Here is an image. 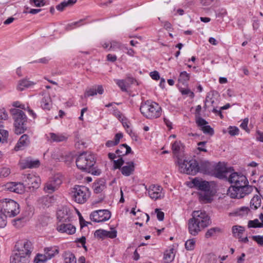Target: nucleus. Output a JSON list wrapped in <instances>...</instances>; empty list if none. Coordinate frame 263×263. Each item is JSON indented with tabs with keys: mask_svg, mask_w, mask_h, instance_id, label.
<instances>
[{
	"mask_svg": "<svg viewBox=\"0 0 263 263\" xmlns=\"http://www.w3.org/2000/svg\"><path fill=\"white\" fill-rule=\"evenodd\" d=\"M232 167H227L224 165L219 163L215 168V176L219 179H225L231 185L228 189V194L232 198H242L252 191V187L248 185L246 177L236 172H232Z\"/></svg>",
	"mask_w": 263,
	"mask_h": 263,
	"instance_id": "obj_1",
	"label": "nucleus"
},
{
	"mask_svg": "<svg viewBox=\"0 0 263 263\" xmlns=\"http://www.w3.org/2000/svg\"><path fill=\"white\" fill-rule=\"evenodd\" d=\"M210 223V218L205 211H195L192 213V218L188 221L189 232L192 235L196 236Z\"/></svg>",
	"mask_w": 263,
	"mask_h": 263,
	"instance_id": "obj_2",
	"label": "nucleus"
},
{
	"mask_svg": "<svg viewBox=\"0 0 263 263\" xmlns=\"http://www.w3.org/2000/svg\"><path fill=\"white\" fill-rule=\"evenodd\" d=\"M77 167L82 171H85L93 175H99L101 171L100 169L94 167L96 163L93 154L89 152H84L79 155L76 159Z\"/></svg>",
	"mask_w": 263,
	"mask_h": 263,
	"instance_id": "obj_3",
	"label": "nucleus"
},
{
	"mask_svg": "<svg viewBox=\"0 0 263 263\" xmlns=\"http://www.w3.org/2000/svg\"><path fill=\"white\" fill-rule=\"evenodd\" d=\"M140 110L145 118L151 119L159 117L162 110L158 103L149 100L141 103Z\"/></svg>",
	"mask_w": 263,
	"mask_h": 263,
	"instance_id": "obj_4",
	"label": "nucleus"
},
{
	"mask_svg": "<svg viewBox=\"0 0 263 263\" xmlns=\"http://www.w3.org/2000/svg\"><path fill=\"white\" fill-rule=\"evenodd\" d=\"M11 113L14 120L15 133L17 135L23 133L27 129V117L21 110L14 108L11 110Z\"/></svg>",
	"mask_w": 263,
	"mask_h": 263,
	"instance_id": "obj_5",
	"label": "nucleus"
},
{
	"mask_svg": "<svg viewBox=\"0 0 263 263\" xmlns=\"http://www.w3.org/2000/svg\"><path fill=\"white\" fill-rule=\"evenodd\" d=\"M0 208L5 212L8 217H12L16 216L20 212L19 204L10 199H4L0 201Z\"/></svg>",
	"mask_w": 263,
	"mask_h": 263,
	"instance_id": "obj_6",
	"label": "nucleus"
},
{
	"mask_svg": "<svg viewBox=\"0 0 263 263\" xmlns=\"http://www.w3.org/2000/svg\"><path fill=\"white\" fill-rule=\"evenodd\" d=\"M73 190V199L78 203H85L90 196L89 189L85 186H75Z\"/></svg>",
	"mask_w": 263,
	"mask_h": 263,
	"instance_id": "obj_7",
	"label": "nucleus"
},
{
	"mask_svg": "<svg viewBox=\"0 0 263 263\" xmlns=\"http://www.w3.org/2000/svg\"><path fill=\"white\" fill-rule=\"evenodd\" d=\"M179 166L183 169V172L184 173L189 175H195L199 172V162L195 159H192L189 161L178 159V161Z\"/></svg>",
	"mask_w": 263,
	"mask_h": 263,
	"instance_id": "obj_8",
	"label": "nucleus"
},
{
	"mask_svg": "<svg viewBox=\"0 0 263 263\" xmlns=\"http://www.w3.org/2000/svg\"><path fill=\"white\" fill-rule=\"evenodd\" d=\"M111 213L107 210H99L93 211L90 215V219L96 222H104L110 219Z\"/></svg>",
	"mask_w": 263,
	"mask_h": 263,
	"instance_id": "obj_9",
	"label": "nucleus"
},
{
	"mask_svg": "<svg viewBox=\"0 0 263 263\" xmlns=\"http://www.w3.org/2000/svg\"><path fill=\"white\" fill-rule=\"evenodd\" d=\"M62 182V179L59 176H54L45 184L44 189L45 192L48 193H52L58 189Z\"/></svg>",
	"mask_w": 263,
	"mask_h": 263,
	"instance_id": "obj_10",
	"label": "nucleus"
},
{
	"mask_svg": "<svg viewBox=\"0 0 263 263\" xmlns=\"http://www.w3.org/2000/svg\"><path fill=\"white\" fill-rule=\"evenodd\" d=\"M27 187L31 189H37L40 184V179L39 177L31 174L24 175L23 177Z\"/></svg>",
	"mask_w": 263,
	"mask_h": 263,
	"instance_id": "obj_11",
	"label": "nucleus"
},
{
	"mask_svg": "<svg viewBox=\"0 0 263 263\" xmlns=\"http://www.w3.org/2000/svg\"><path fill=\"white\" fill-rule=\"evenodd\" d=\"M194 187L202 192L212 190V182H208L202 179L195 178L192 181Z\"/></svg>",
	"mask_w": 263,
	"mask_h": 263,
	"instance_id": "obj_12",
	"label": "nucleus"
},
{
	"mask_svg": "<svg viewBox=\"0 0 263 263\" xmlns=\"http://www.w3.org/2000/svg\"><path fill=\"white\" fill-rule=\"evenodd\" d=\"M23 254H24L23 249H18L17 252L11 256L10 263H29V257Z\"/></svg>",
	"mask_w": 263,
	"mask_h": 263,
	"instance_id": "obj_13",
	"label": "nucleus"
},
{
	"mask_svg": "<svg viewBox=\"0 0 263 263\" xmlns=\"http://www.w3.org/2000/svg\"><path fill=\"white\" fill-rule=\"evenodd\" d=\"M162 190V188L160 185H151L148 190V194L151 198L157 200L163 197Z\"/></svg>",
	"mask_w": 263,
	"mask_h": 263,
	"instance_id": "obj_14",
	"label": "nucleus"
},
{
	"mask_svg": "<svg viewBox=\"0 0 263 263\" xmlns=\"http://www.w3.org/2000/svg\"><path fill=\"white\" fill-rule=\"evenodd\" d=\"M57 230L61 233L73 234L76 232V228L69 222L57 223Z\"/></svg>",
	"mask_w": 263,
	"mask_h": 263,
	"instance_id": "obj_15",
	"label": "nucleus"
},
{
	"mask_svg": "<svg viewBox=\"0 0 263 263\" xmlns=\"http://www.w3.org/2000/svg\"><path fill=\"white\" fill-rule=\"evenodd\" d=\"M57 215L58 220V223L69 222L70 221V214L66 209L63 208L57 211Z\"/></svg>",
	"mask_w": 263,
	"mask_h": 263,
	"instance_id": "obj_16",
	"label": "nucleus"
},
{
	"mask_svg": "<svg viewBox=\"0 0 263 263\" xmlns=\"http://www.w3.org/2000/svg\"><path fill=\"white\" fill-rule=\"evenodd\" d=\"M35 84V82L29 81L27 78H24L18 81L16 89L18 91H22L25 89L33 87Z\"/></svg>",
	"mask_w": 263,
	"mask_h": 263,
	"instance_id": "obj_17",
	"label": "nucleus"
},
{
	"mask_svg": "<svg viewBox=\"0 0 263 263\" xmlns=\"http://www.w3.org/2000/svg\"><path fill=\"white\" fill-rule=\"evenodd\" d=\"M104 89L102 85L94 86L86 90L84 97L87 98L90 96H93L96 95L97 93L102 95Z\"/></svg>",
	"mask_w": 263,
	"mask_h": 263,
	"instance_id": "obj_18",
	"label": "nucleus"
},
{
	"mask_svg": "<svg viewBox=\"0 0 263 263\" xmlns=\"http://www.w3.org/2000/svg\"><path fill=\"white\" fill-rule=\"evenodd\" d=\"M213 195V191L202 192L198 194L199 200L203 203H211L212 200Z\"/></svg>",
	"mask_w": 263,
	"mask_h": 263,
	"instance_id": "obj_19",
	"label": "nucleus"
},
{
	"mask_svg": "<svg viewBox=\"0 0 263 263\" xmlns=\"http://www.w3.org/2000/svg\"><path fill=\"white\" fill-rule=\"evenodd\" d=\"M30 140L28 136L26 134H24L20 137L17 144L14 147V149L16 151H18L28 146Z\"/></svg>",
	"mask_w": 263,
	"mask_h": 263,
	"instance_id": "obj_20",
	"label": "nucleus"
},
{
	"mask_svg": "<svg viewBox=\"0 0 263 263\" xmlns=\"http://www.w3.org/2000/svg\"><path fill=\"white\" fill-rule=\"evenodd\" d=\"M40 162L38 160H32L30 158H27L21 162V167L23 169L26 168H36L40 166Z\"/></svg>",
	"mask_w": 263,
	"mask_h": 263,
	"instance_id": "obj_21",
	"label": "nucleus"
},
{
	"mask_svg": "<svg viewBox=\"0 0 263 263\" xmlns=\"http://www.w3.org/2000/svg\"><path fill=\"white\" fill-rule=\"evenodd\" d=\"M126 165L121 168V172L122 175L125 176H129L132 175L135 171V164L132 161L126 162Z\"/></svg>",
	"mask_w": 263,
	"mask_h": 263,
	"instance_id": "obj_22",
	"label": "nucleus"
},
{
	"mask_svg": "<svg viewBox=\"0 0 263 263\" xmlns=\"http://www.w3.org/2000/svg\"><path fill=\"white\" fill-rule=\"evenodd\" d=\"M22 247L19 249H22L24 250L23 255H28L30 257V255L33 251V247L31 241L29 240H25L21 243Z\"/></svg>",
	"mask_w": 263,
	"mask_h": 263,
	"instance_id": "obj_23",
	"label": "nucleus"
},
{
	"mask_svg": "<svg viewBox=\"0 0 263 263\" xmlns=\"http://www.w3.org/2000/svg\"><path fill=\"white\" fill-rule=\"evenodd\" d=\"M59 252V249L57 246L47 247L44 249V254L48 260L53 258Z\"/></svg>",
	"mask_w": 263,
	"mask_h": 263,
	"instance_id": "obj_24",
	"label": "nucleus"
},
{
	"mask_svg": "<svg viewBox=\"0 0 263 263\" xmlns=\"http://www.w3.org/2000/svg\"><path fill=\"white\" fill-rule=\"evenodd\" d=\"M132 152L131 148L126 144H121L116 151V154L118 157H120L126 155Z\"/></svg>",
	"mask_w": 263,
	"mask_h": 263,
	"instance_id": "obj_25",
	"label": "nucleus"
},
{
	"mask_svg": "<svg viewBox=\"0 0 263 263\" xmlns=\"http://www.w3.org/2000/svg\"><path fill=\"white\" fill-rule=\"evenodd\" d=\"M199 172L203 173H209L212 170V164L208 161L202 160L199 163Z\"/></svg>",
	"mask_w": 263,
	"mask_h": 263,
	"instance_id": "obj_26",
	"label": "nucleus"
},
{
	"mask_svg": "<svg viewBox=\"0 0 263 263\" xmlns=\"http://www.w3.org/2000/svg\"><path fill=\"white\" fill-rule=\"evenodd\" d=\"M105 187V181L104 179H100L96 181L92 186L94 192L97 194L102 192Z\"/></svg>",
	"mask_w": 263,
	"mask_h": 263,
	"instance_id": "obj_27",
	"label": "nucleus"
},
{
	"mask_svg": "<svg viewBox=\"0 0 263 263\" xmlns=\"http://www.w3.org/2000/svg\"><path fill=\"white\" fill-rule=\"evenodd\" d=\"M183 146L180 141H175L172 144V149L174 155H178L183 149Z\"/></svg>",
	"mask_w": 263,
	"mask_h": 263,
	"instance_id": "obj_28",
	"label": "nucleus"
},
{
	"mask_svg": "<svg viewBox=\"0 0 263 263\" xmlns=\"http://www.w3.org/2000/svg\"><path fill=\"white\" fill-rule=\"evenodd\" d=\"M222 229L219 227H213L208 230L205 234V237L209 238L216 236L217 234L222 233Z\"/></svg>",
	"mask_w": 263,
	"mask_h": 263,
	"instance_id": "obj_29",
	"label": "nucleus"
},
{
	"mask_svg": "<svg viewBox=\"0 0 263 263\" xmlns=\"http://www.w3.org/2000/svg\"><path fill=\"white\" fill-rule=\"evenodd\" d=\"M49 135L51 142H60L67 140V137L62 134L50 133Z\"/></svg>",
	"mask_w": 263,
	"mask_h": 263,
	"instance_id": "obj_30",
	"label": "nucleus"
},
{
	"mask_svg": "<svg viewBox=\"0 0 263 263\" xmlns=\"http://www.w3.org/2000/svg\"><path fill=\"white\" fill-rule=\"evenodd\" d=\"M232 231L234 237L241 238V236L245 232V229L242 226H234L232 228Z\"/></svg>",
	"mask_w": 263,
	"mask_h": 263,
	"instance_id": "obj_31",
	"label": "nucleus"
},
{
	"mask_svg": "<svg viewBox=\"0 0 263 263\" xmlns=\"http://www.w3.org/2000/svg\"><path fill=\"white\" fill-rule=\"evenodd\" d=\"M64 263H77L76 258L73 254L70 252H65L63 254Z\"/></svg>",
	"mask_w": 263,
	"mask_h": 263,
	"instance_id": "obj_32",
	"label": "nucleus"
},
{
	"mask_svg": "<svg viewBox=\"0 0 263 263\" xmlns=\"http://www.w3.org/2000/svg\"><path fill=\"white\" fill-rule=\"evenodd\" d=\"M41 107L44 109L50 110L51 107V101L49 96H47L43 98L41 101Z\"/></svg>",
	"mask_w": 263,
	"mask_h": 263,
	"instance_id": "obj_33",
	"label": "nucleus"
},
{
	"mask_svg": "<svg viewBox=\"0 0 263 263\" xmlns=\"http://www.w3.org/2000/svg\"><path fill=\"white\" fill-rule=\"evenodd\" d=\"M190 78V74L184 71L181 72L178 78V81L179 83L182 84H185L187 82Z\"/></svg>",
	"mask_w": 263,
	"mask_h": 263,
	"instance_id": "obj_34",
	"label": "nucleus"
},
{
	"mask_svg": "<svg viewBox=\"0 0 263 263\" xmlns=\"http://www.w3.org/2000/svg\"><path fill=\"white\" fill-rule=\"evenodd\" d=\"M7 214L0 208V228H4L7 224Z\"/></svg>",
	"mask_w": 263,
	"mask_h": 263,
	"instance_id": "obj_35",
	"label": "nucleus"
},
{
	"mask_svg": "<svg viewBox=\"0 0 263 263\" xmlns=\"http://www.w3.org/2000/svg\"><path fill=\"white\" fill-rule=\"evenodd\" d=\"M124 45L122 44L120 42L116 41H111L110 42V46L108 49L109 50H116V49H123Z\"/></svg>",
	"mask_w": 263,
	"mask_h": 263,
	"instance_id": "obj_36",
	"label": "nucleus"
},
{
	"mask_svg": "<svg viewBox=\"0 0 263 263\" xmlns=\"http://www.w3.org/2000/svg\"><path fill=\"white\" fill-rule=\"evenodd\" d=\"M261 204V198L258 195L254 196L250 201V206H254L255 209H257Z\"/></svg>",
	"mask_w": 263,
	"mask_h": 263,
	"instance_id": "obj_37",
	"label": "nucleus"
},
{
	"mask_svg": "<svg viewBox=\"0 0 263 263\" xmlns=\"http://www.w3.org/2000/svg\"><path fill=\"white\" fill-rule=\"evenodd\" d=\"M173 249H172L168 251H165L164 253V259L167 263L173 260L174 258L175 255L173 253Z\"/></svg>",
	"mask_w": 263,
	"mask_h": 263,
	"instance_id": "obj_38",
	"label": "nucleus"
},
{
	"mask_svg": "<svg viewBox=\"0 0 263 263\" xmlns=\"http://www.w3.org/2000/svg\"><path fill=\"white\" fill-rule=\"evenodd\" d=\"M48 259L45 254L38 253L34 258V263H45Z\"/></svg>",
	"mask_w": 263,
	"mask_h": 263,
	"instance_id": "obj_39",
	"label": "nucleus"
},
{
	"mask_svg": "<svg viewBox=\"0 0 263 263\" xmlns=\"http://www.w3.org/2000/svg\"><path fill=\"white\" fill-rule=\"evenodd\" d=\"M14 192L18 194H22L25 191V185L21 182H15Z\"/></svg>",
	"mask_w": 263,
	"mask_h": 263,
	"instance_id": "obj_40",
	"label": "nucleus"
},
{
	"mask_svg": "<svg viewBox=\"0 0 263 263\" xmlns=\"http://www.w3.org/2000/svg\"><path fill=\"white\" fill-rule=\"evenodd\" d=\"M95 237L102 239L106 238V230L99 229L95 231L94 233Z\"/></svg>",
	"mask_w": 263,
	"mask_h": 263,
	"instance_id": "obj_41",
	"label": "nucleus"
},
{
	"mask_svg": "<svg viewBox=\"0 0 263 263\" xmlns=\"http://www.w3.org/2000/svg\"><path fill=\"white\" fill-rule=\"evenodd\" d=\"M195 240L194 238L187 240L185 243V248L187 250H193L195 248Z\"/></svg>",
	"mask_w": 263,
	"mask_h": 263,
	"instance_id": "obj_42",
	"label": "nucleus"
},
{
	"mask_svg": "<svg viewBox=\"0 0 263 263\" xmlns=\"http://www.w3.org/2000/svg\"><path fill=\"white\" fill-rule=\"evenodd\" d=\"M124 161L122 157L118 160H114V169H120L122 168V165L124 164Z\"/></svg>",
	"mask_w": 263,
	"mask_h": 263,
	"instance_id": "obj_43",
	"label": "nucleus"
},
{
	"mask_svg": "<svg viewBox=\"0 0 263 263\" xmlns=\"http://www.w3.org/2000/svg\"><path fill=\"white\" fill-rule=\"evenodd\" d=\"M116 84L123 91L127 90V85L125 81L123 80H115Z\"/></svg>",
	"mask_w": 263,
	"mask_h": 263,
	"instance_id": "obj_44",
	"label": "nucleus"
},
{
	"mask_svg": "<svg viewBox=\"0 0 263 263\" xmlns=\"http://www.w3.org/2000/svg\"><path fill=\"white\" fill-rule=\"evenodd\" d=\"M250 209L247 206H242L238 209L236 214L239 216H245L248 214Z\"/></svg>",
	"mask_w": 263,
	"mask_h": 263,
	"instance_id": "obj_45",
	"label": "nucleus"
},
{
	"mask_svg": "<svg viewBox=\"0 0 263 263\" xmlns=\"http://www.w3.org/2000/svg\"><path fill=\"white\" fill-rule=\"evenodd\" d=\"M25 221V218L23 217L14 219L12 222L13 226L18 228L22 227L24 224Z\"/></svg>",
	"mask_w": 263,
	"mask_h": 263,
	"instance_id": "obj_46",
	"label": "nucleus"
},
{
	"mask_svg": "<svg viewBox=\"0 0 263 263\" xmlns=\"http://www.w3.org/2000/svg\"><path fill=\"white\" fill-rule=\"evenodd\" d=\"M10 173V169L8 167H4L0 169V177H7Z\"/></svg>",
	"mask_w": 263,
	"mask_h": 263,
	"instance_id": "obj_47",
	"label": "nucleus"
},
{
	"mask_svg": "<svg viewBox=\"0 0 263 263\" xmlns=\"http://www.w3.org/2000/svg\"><path fill=\"white\" fill-rule=\"evenodd\" d=\"M248 227L251 228H260V222L258 219H255L253 220H249L248 223Z\"/></svg>",
	"mask_w": 263,
	"mask_h": 263,
	"instance_id": "obj_48",
	"label": "nucleus"
},
{
	"mask_svg": "<svg viewBox=\"0 0 263 263\" xmlns=\"http://www.w3.org/2000/svg\"><path fill=\"white\" fill-rule=\"evenodd\" d=\"M201 130L204 134L213 135L214 134V130L209 125H205L201 127Z\"/></svg>",
	"mask_w": 263,
	"mask_h": 263,
	"instance_id": "obj_49",
	"label": "nucleus"
},
{
	"mask_svg": "<svg viewBox=\"0 0 263 263\" xmlns=\"http://www.w3.org/2000/svg\"><path fill=\"white\" fill-rule=\"evenodd\" d=\"M121 121L123 126L126 129L127 133L130 134L132 132V129L130 128L129 122L127 121L126 119H124V118L122 119Z\"/></svg>",
	"mask_w": 263,
	"mask_h": 263,
	"instance_id": "obj_50",
	"label": "nucleus"
},
{
	"mask_svg": "<svg viewBox=\"0 0 263 263\" xmlns=\"http://www.w3.org/2000/svg\"><path fill=\"white\" fill-rule=\"evenodd\" d=\"M117 231L114 228H112L110 231H106V238H115L117 237Z\"/></svg>",
	"mask_w": 263,
	"mask_h": 263,
	"instance_id": "obj_51",
	"label": "nucleus"
},
{
	"mask_svg": "<svg viewBox=\"0 0 263 263\" xmlns=\"http://www.w3.org/2000/svg\"><path fill=\"white\" fill-rule=\"evenodd\" d=\"M239 131L238 128L236 126H230L229 128V134L231 136L238 135Z\"/></svg>",
	"mask_w": 263,
	"mask_h": 263,
	"instance_id": "obj_52",
	"label": "nucleus"
},
{
	"mask_svg": "<svg viewBox=\"0 0 263 263\" xmlns=\"http://www.w3.org/2000/svg\"><path fill=\"white\" fill-rule=\"evenodd\" d=\"M196 122L198 126H200L201 127L206 125L208 123L205 120L201 117L197 118Z\"/></svg>",
	"mask_w": 263,
	"mask_h": 263,
	"instance_id": "obj_53",
	"label": "nucleus"
},
{
	"mask_svg": "<svg viewBox=\"0 0 263 263\" xmlns=\"http://www.w3.org/2000/svg\"><path fill=\"white\" fill-rule=\"evenodd\" d=\"M8 118V115L5 108L0 109V120H6Z\"/></svg>",
	"mask_w": 263,
	"mask_h": 263,
	"instance_id": "obj_54",
	"label": "nucleus"
},
{
	"mask_svg": "<svg viewBox=\"0 0 263 263\" xmlns=\"http://www.w3.org/2000/svg\"><path fill=\"white\" fill-rule=\"evenodd\" d=\"M252 239L255 241L258 245H263V236L255 235L252 236Z\"/></svg>",
	"mask_w": 263,
	"mask_h": 263,
	"instance_id": "obj_55",
	"label": "nucleus"
},
{
	"mask_svg": "<svg viewBox=\"0 0 263 263\" xmlns=\"http://www.w3.org/2000/svg\"><path fill=\"white\" fill-rule=\"evenodd\" d=\"M30 4L33 3L36 7H40L45 5V3L43 0H30Z\"/></svg>",
	"mask_w": 263,
	"mask_h": 263,
	"instance_id": "obj_56",
	"label": "nucleus"
},
{
	"mask_svg": "<svg viewBox=\"0 0 263 263\" xmlns=\"http://www.w3.org/2000/svg\"><path fill=\"white\" fill-rule=\"evenodd\" d=\"M206 143V141H202V142H199V143H198V144H197L198 145V149L201 152H206L207 150L205 148V145Z\"/></svg>",
	"mask_w": 263,
	"mask_h": 263,
	"instance_id": "obj_57",
	"label": "nucleus"
},
{
	"mask_svg": "<svg viewBox=\"0 0 263 263\" xmlns=\"http://www.w3.org/2000/svg\"><path fill=\"white\" fill-rule=\"evenodd\" d=\"M248 122H249V119L248 118H245L243 121L242 122V123H241L240 126V127L245 130L247 132H248L249 130H248Z\"/></svg>",
	"mask_w": 263,
	"mask_h": 263,
	"instance_id": "obj_58",
	"label": "nucleus"
},
{
	"mask_svg": "<svg viewBox=\"0 0 263 263\" xmlns=\"http://www.w3.org/2000/svg\"><path fill=\"white\" fill-rule=\"evenodd\" d=\"M155 212L157 213V217L159 221H162L164 219V214L163 212L160 211L159 209H156Z\"/></svg>",
	"mask_w": 263,
	"mask_h": 263,
	"instance_id": "obj_59",
	"label": "nucleus"
},
{
	"mask_svg": "<svg viewBox=\"0 0 263 263\" xmlns=\"http://www.w3.org/2000/svg\"><path fill=\"white\" fill-rule=\"evenodd\" d=\"M50 218L48 216H42L40 218V221L42 226L47 225Z\"/></svg>",
	"mask_w": 263,
	"mask_h": 263,
	"instance_id": "obj_60",
	"label": "nucleus"
},
{
	"mask_svg": "<svg viewBox=\"0 0 263 263\" xmlns=\"http://www.w3.org/2000/svg\"><path fill=\"white\" fill-rule=\"evenodd\" d=\"M66 7H67V4H66V1H64L62 3H61L60 4H59L58 5H57L56 6V8L57 10H58L59 11H63Z\"/></svg>",
	"mask_w": 263,
	"mask_h": 263,
	"instance_id": "obj_61",
	"label": "nucleus"
},
{
	"mask_svg": "<svg viewBox=\"0 0 263 263\" xmlns=\"http://www.w3.org/2000/svg\"><path fill=\"white\" fill-rule=\"evenodd\" d=\"M123 49L126 50V54L129 56L134 57L136 52L132 48H128L124 45Z\"/></svg>",
	"mask_w": 263,
	"mask_h": 263,
	"instance_id": "obj_62",
	"label": "nucleus"
},
{
	"mask_svg": "<svg viewBox=\"0 0 263 263\" xmlns=\"http://www.w3.org/2000/svg\"><path fill=\"white\" fill-rule=\"evenodd\" d=\"M15 182H9L6 184V188L11 191L14 192V189L15 186Z\"/></svg>",
	"mask_w": 263,
	"mask_h": 263,
	"instance_id": "obj_63",
	"label": "nucleus"
},
{
	"mask_svg": "<svg viewBox=\"0 0 263 263\" xmlns=\"http://www.w3.org/2000/svg\"><path fill=\"white\" fill-rule=\"evenodd\" d=\"M151 78L155 80H158L160 79L159 73L157 71H154L150 73Z\"/></svg>",
	"mask_w": 263,
	"mask_h": 263,
	"instance_id": "obj_64",
	"label": "nucleus"
}]
</instances>
